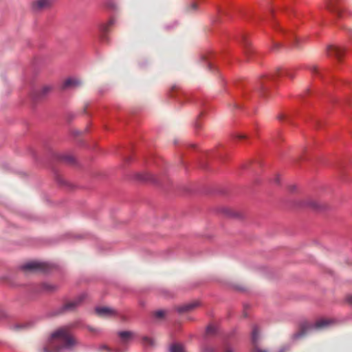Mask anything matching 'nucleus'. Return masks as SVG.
I'll return each mask as SVG.
<instances>
[{"mask_svg":"<svg viewBox=\"0 0 352 352\" xmlns=\"http://www.w3.org/2000/svg\"><path fill=\"white\" fill-rule=\"evenodd\" d=\"M332 322L333 321L331 320L326 318L319 319L314 324H311L306 320L302 321L299 326L300 331L295 335V337L298 338L311 330L318 329L328 327Z\"/></svg>","mask_w":352,"mask_h":352,"instance_id":"1","label":"nucleus"},{"mask_svg":"<svg viewBox=\"0 0 352 352\" xmlns=\"http://www.w3.org/2000/svg\"><path fill=\"white\" fill-rule=\"evenodd\" d=\"M50 340L51 342L57 340L58 343L63 344L64 346L66 348H69L76 343L75 338L64 328L54 332L51 336Z\"/></svg>","mask_w":352,"mask_h":352,"instance_id":"2","label":"nucleus"},{"mask_svg":"<svg viewBox=\"0 0 352 352\" xmlns=\"http://www.w3.org/2000/svg\"><path fill=\"white\" fill-rule=\"evenodd\" d=\"M21 269L23 270L37 271L46 272L49 270V265L46 263L41 262H29L21 266Z\"/></svg>","mask_w":352,"mask_h":352,"instance_id":"3","label":"nucleus"},{"mask_svg":"<svg viewBox=\"0 0 352 352\" xmlns=\"http://www.w3.org/2000/svg\"><path fill=\"white\" fill-rule=\"evenodd\" d=\"M344 53V50L340 47L335 45H329L327 47V54L329 56H334L340 59Z\"/></svg>","mask_w":352,"mask_h":352,"instance_id":"4","label":"nucleus"},{"mask_svg":"<svg viewBox=\"0 0 352 352\" xmlns=\"http://www.w3.org/2000/svg\"><path fill=\"white\" fill-rule=\"evenodd\" d=\"M113 23H114V20L113 19H110L107 23L101 24L100 25V31L102 33V36H101L100 39H101V41L102 42H108L109 38H108V36L106 34L109 32V30L110 27Z\"/></svg>","mask_w":352,"mask_h":352,"instance_id":"5","label":"nucleus"},{"mask_svg":"<svg viewBox=\"0 0 352 352\" xmlns=\"http://www.w3.org/2000/svg\"><path fill=\"white\" fill-rule=\"evenodd\" d=\"M51 5V0H36L32 4V9L36 12L41 11L50 7Z\"/></svg>","mask_w":352,"mask_h":352,"instance_id":"6","label":"nucleus"},{"mask_svg":"<svg viewBox=\"0 0 352 352\" xmlns=\"http://www.w3.org/2000/svg\"><path fill=\"white\" fill-rule=\"evenodd\" d=\"M95 311L100 316H111L116 314V311L114 309L107 307H96Z\"/></svg>","mask_w":352,"mask_h":352,"instance_id":"7","label":"nucleus"},{"mask_svg":"<svg viewBox=\"0 0 352 352\" xmlns=\"http://www.w3.org/2000/svg\"><path fill=\"white\" fill-rule=\"evenodd\" d=\"M84 296H79L77 299L65 303L63 307L64 311H72L75 309L81 302Z\"/></svg>","mask_w":352,"mask_h":352,"instance_id":"8","label":"nucleus"},{"mask_svg":"<svg viewBox=\"0 0 352 352\" xmlns=\"http://www.w3.org/2000/svg\"><path fill=\"white\" fill-rule=\"evenodd\" d=\"M80 85V82L78 80L72 78H69L63 82L61 88L63 89H65L70 87H76Z\"/></svg>","mask_w":352,"mask_h":352,"instance_id":"9","label":"nucleus"},{"mask_svg":"<svg viewBox=\"0 0 352 352\" xmlns=\"http://www.w3.org/2000/svg\"><path fill=\"white\" fill-rule=\"evenodd\" d=\"M199 303L197 302H192L187 303L184 305L180 306L177 307V311L178 312H184L192 310L195 307H198Z\"/></svg>","mask_w":352,"mask_h":352,"instance_id":"10","label":"nucleus"},{"mask_svg":"<svg viewBox=\"0 0 352 352\" xmlns=\"http://www.w3.org/2000/svg\"><path fill=\"white\" fill-rule=\"evenodd\" d=\"M118 336L121 338V339L124 342H127L128 340L132 339L133 338V333L131 331H120L118 333Z\"/></svg>","mask_w":352,"mask_h":352,"instance_id":"11","label":"nucleus"},{"mask_svg":"<svg viewBox=\"0 0 352 352\" xmlns=\"http://www.w3.org/2000/svg\"><path fill=\"white\" fill-rule=\"evenodd\" d=\"M137 179L142 181H153V176L148 173H138L136 175Z\"/></svg>","mask_w":352,"mask_h":352,"instance_id":"12","label":"nucleus"},{"mask_svg":"<svg viewBox=\"0 0 352 352\" xmlns=\"http://www.w3.org/2000/svg\"><path fill=\"white\" fill-rule=\"evenodd\" d=\"M283 73L284 74V75H285L287 77H288V78H289L291 79L294 78V72L292 69H284L283 71ZM277 74H278V75H282V70L281 69H278L277 71Z\"/></svg>","mask_w":352,"mask_h":352,"instance_id":"13","label":"nucleus"},{"mask_svg":"<svg viewBox=\"0 0 352 352\" xmlns=\"http://www.w3.org/2000/svg\"><path fill=\"white\" fill-rule=\"evenodd\" d=\"M258 329L256 327H254L252 332V341L254 345H256L258 340Z\"/></svg>","mask_w":352,"mask_h":352,"instance_id":"14","label":"nucleus"},{"mask_svg":"<svg viewBox=\"0 0 352 352\" xmlns=\"http://www.w3.org/2000/svg\"><path fill=\"white\" fill-rule=\"evenodd\" d=\"M170 352H185L182 345L179 344H173L170 347Z\"/></svg>","mask_w":352,"mask_h":352,"instance_id":"15","label":"nucleus"},{"mask_svg":"<svg viewBox=\"0 0 352 352\" xmlns=\"http://www.w3.org/2000/svg\"><path fill=\"white\" fill-rule=\"evenodd\" d=\"M216 331H217V327L214 324H210L207 327L206 333L208 334H212V333H215Z\"/></svg>","mask_w":352,"mask_h":352,"instance_id":"16","label":"nucleus"},{"mask_svg":"<svg viewBox=\"0 0 352 352\" xmlns=\"http://www.w3.org/2000/svg\"><path fill=\"white\" fill-rule=\"evenodd\" d=\"M143 344L144 345H153V340L148 337H144L142 339Z\"/></svg>","mask_w":352,"mask_h":352,"instance_id":"17","label":"nucleus"},{"mask_svg":"<svg viewBox=\"0 0 352 352\" xmlns=\"http://www.w3.org/2000/svg\"><path fill=\"white\" fill-rule=\"evenodd\" d=\"M154 315L155 317L160 318L164 317L165 315V311L163 310H158L155 312Z\"/></svg>","mask_w":352,"mask_h":352,"instance_id":"18","label":"nucleus"},{"mask_svg":"<svg viewBox=\"0 0 352 352\" xmlns=\"http://www.w3.org/2000/svg\"><path fill=\"white\" fill-rule=\"evenodd\" d=\"M307 204L315 209H318L320 208V205L317 202H311V203H308Z\"/></svg>","mask_w":352,"mask_h":352,"instance_id":"19","label":"nucleus"},{"mask_svg":"<svg viewBox=\"0 0 352 352\" xmlns=\"http://www.w3.org/2000/svg\"><path fill=\"white\" fill-rule=\"evenodd\" d=\"M334 3L332 1L331 3H327V8L328 10H329L330 11H333L334 10V8H333V4Z\"/></svg>","mask_w":352,"mask_h":352,"instance_id":"20","label":"nucleus"},{"mask_svg":"<svg viewBox=\"0 0 352 352\" xmlns=\"http://www.w3.org/2000/svg\"><path fill=\"white\" fill-rule=\"evenodd\" d=\"M197 4L196 3H193L191 4L190 8L192 10H196L197 9Z\"/></svg>","mask_w":352,"mask_h":352,"instance_id":"21","label":"nucleus"},{"mask_svg":"<svg viewBox=\"0 0 352 352\" xmlns=\"http://www.w3.org/2000/svg\"><path fill=\"white\" fill-rule=\"evenodd\" d=\"M347 301H348L349 303L352 304V296L348 297V298H347Z\"/></svg>","mask_w":352,"mask_h":352,"instance_id":"22","label":"nucleus"},{"mask_svg":"<svg viewBox=\"0 0 352 352\" xmlns=\"http://www.w3.org/2000/svg\"><path fill=\"white\" fill-rule=\"evenodd\" d=\"M50 89V87H44V89H43V91L45 93V92H47Z\"/></svg>","mask_w":352,"mask_h":352,"instance_id":"23","label":"nucleus"},{"mask_svg":"<svg viewBox=\"0 0 352 352\" xmlns=\"http://www.w3.org/2000/svg\"><path fill=\"white\" fill-rule=\"evenodd\" d=\"M255 351H256V352H266L265 351H263V350L259 349H256Z\"/></svg>","mask_w":352,"mask_h":352,"instance_id":"24","label":"nucleus"},{"mask_svg":"<svg viewBox=\"0 0 352 352\" xmlns=\"http://www.w3.org/2000/svg\"><path fill=\"white\" fill-rule=\"evenodd\" d=\"M248 44H249V43H248V41L244 38V45H245V46H248Z\"/></svg>","mask_w":352,"mask_h":352,"instance_id":"25","label":"nucleus"},{"mask_svg":"<svg viewBox=\"0 0 352 352\" xmlns=\"http://www.w3.org/2000/svg\"><path fill=\"white\" fill-rule=\"evenodd\" d=\"M276 183H278L279 182V178L277 176L276 178H275V181H274Z\"/></svg>","mask_w":352,"mask_h":352,"instance_id":"26","label":"nucleus"},{"mask_svg":"<svg viewBox=\"0 0 352 352\" xmlns=\"http://www.w3.org/2000/svg\"><path fill=\"white\" fill-rule=\"evenodd\" d=\"M239 138H245L246 135H241Z\"/></svg>","mask_w":352,"mask_h":352,"instance_id":"27","label":"nucleus"},{"mask_svg":"<svg viewBox=\"0 0 352 352\" xmlns=\"http://www.w3.org/2000/svg\"><path fill=\"white\" fill-rule=\"evenodd\" d=\"M45 352H48V349L47 348L44 349Z\"/></svg>","mask_w":352,"mask_h":352,"instance_id":"28","label":"nucleus"},{"mask_svg":"<svg viewBox=\"0 0 352 352\" xmlns=\"http://www.w3.org/2000/svg\"><path fill=\"white\" fill-rule=\"evenodd\" d=\"M313 69H314V71H316V70H317V68H316V67H313Z\"/></svg>","mask_w":352,"mask_h":352,"instance_id":"29","label":"nucleus"},{"mask_svg":"<svg viewBox=\"0 0 352 352\" xmlns=\"http://www.w3.org/2000/svg\"><path fill=\"white\" fill-rule=\"evenodd\" d=\"M226 352H231V351L228 350V351H227Z\"/></svg>","mask_w":352,"mask_h":352,"instance_id":"30","label":"nucleus"}]
</instances>
